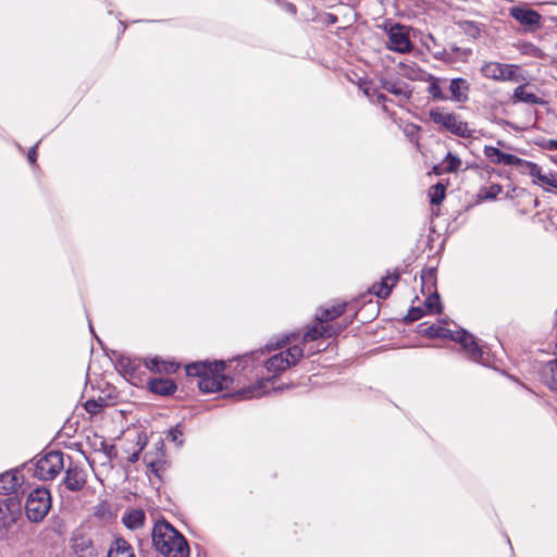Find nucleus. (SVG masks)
Masks as SVG:
<instances>
[{
    "label": "nucleus",
    "instance_id": "nucleus-1",
    "mask_svg": "<svg viewBox=\"0 0 557 557\" xmlns=\"http://www.w3.org/2000/svg\"><path fill=\"white\" fill-rule=\"evenodd\" d=\"M152 544L165 557H189L187 541L165 520H159L154 523Z\"/></svg>",
    "mask_w": 557,
    "mask_h": 557
},
{
    "label": "nucleus",
    "instance_id": "nucleus-2",
    "mask_svg": "<svg viewBox=\"0 0 557 557\" xmlns=\"http://www.w3.org/2000/svg\"><path fill=\"white\" fill-rule=\"evenodd\" d=\"M223 361H199L187 364L185 370L189 376H198V387L203 393L220 392L228 386L230 379L223 374Z\"/></svg>",
    "mask_w": 557,
    "mask_h": 557
},
{
    "label": "nucleus",
    "instance_id": "nucleus-3",
    "mask_svg": "<svg viewBox=\"0 0 557 557\" xmlns=\"http://www.w3.org/2000/svg\"><path fill=\"white\" fill-rule=\"evenodd\" d=\"M52 506L50 491L46 487L32 490L25 499V513L33 523L41 522L49 513Z\"/></svg>",
    "mask_w": 557,
    "mask_h": 557
},
{
    "label": "nucleus",
    "instance_id": "nucleus-4",
    "mask_svg": "<svg viewBox=\"0 0 557 557\" xmlns=\"http://www.w3.org/2000/svg\"><path fill=\"white\" fill-rule=\"evenodd\" d=\"M430 119L456 136L462 138L472 137L473 131L456 113L445 112L436 108L430 111Z\"/></svg>",
    "mask_w": 557,
    "mask_h": 557
},
{
    "label": "nucleus",
    "instance_id": "nucleus-5",
    "mask_svg": "<svg viewBox=\"0 0 557 557\" xmlns=\"http://www.w3.org/2000/svg\"><path fill=\"white\" fill-rule=\"evenodd\" d=\"M383 28L387 35V49L398 53H408L412 51L413 44L410 40L409 27L395 23L389 25L385 24Z\"/></svg>",
    "mask_w": 557,
    "mask_h": 557
},
{
    "label": "nucleus",
    "instance_id": "nucleus-6",
    "mask_svg": "<svg viewBox=\"0 0 557 557\" xmlns=\"http://www.w3.org/2000/svg\"><path fill=\"white\" fill-rule=\"evenodd\" d=\"M304 356V348L298 345H293L286 350L280 351L265 361V369L268 372L276 375L290 366L296 364Z\"/></svg>",
    "mask_w": 557,
    "mask_h": 557
},
{
    "label": "nucleus",
    "instance_id": "nucleus-7",
    "mask_svg": "<svg viewBox=\"0 0 557 557\" xmlns=\"http://www.w3.org/2000/svg\"><path fill=\"white\" fill-rule=\"evenodd\" d=\"M343 330L342 326L335 325V324H322L321 322H318L317 319L314 320V324L310 326L302 336V344L307 346L311 342H315L319 338H329L331 336H334L338 334ZM322 348L319 346L317 347H304V351L306 350L307 354L314 355L315 352L320 351Z\"/></svg>",
    "mask_w": 557,
    "mask_h": 557
},
{
    "label": "nucleus",
    "instance_id": "nucleus-8",
    "mask_svg": "<svg viewBox=\"0 0 557 557\" xmlns=\"http://www.w3.org/2000/svg\"><path fill=\"white\" fill-rule=\"evenodd\" d=\"M63 467V455H41L35 463L34 475L42 481L52 480Z\"/></svg>",
    "mask_w": 557,
    "mask_h": 557
},
{
    "label": "nucleus",
    "instance_id": "nucleus-9",
    "mask_svg": "<svg viewBox=\"0 0 557 557\" xmlns=\"http://www.w3.org/2000/svg\"><path fill=\"white\" fill-rule=\"evenodd\" d=\"M21 516V504L14 497L0 499V532L8 531Z\"/></svg>",
    "mask_w": 557,
    "mask_h": 557
},
{
    "label": "nucleus",
    "instance_id": "nucleus-10",
    "mask_svg": "<svg viewBox=\"0 0 557 557\" xmlns=\"http://www.w3.org/2000/svg\"><path fill=\"white\" fill-rule=\"evenodd\" d=\"M71 548L76 557H97L98 550L83 528L76 529L71 537Z\"/></svg>",
    "mask_w": 557,
    "mask_h": 557
},
{
    "label": "nucleus",
    "instance_id": "nucleus-11",
    "mask_svg": "<svg viewBox=\"0 0 557 557\" xmlns=\"http://www.w3.org/2000/svg\"><path fill=\"white\" fill-rule=\"evenodd\" d=\"M422 280V292L424 293V288H428V293L430 294L424 301V308L428 313L436 314L441 313L443 310V306L440 300V295L436 290L432 292L435 287V275L432 270L423 273L421 275Z\"/></svg>",
    "mask_w": 557,
    "mask_h": 557
},
{
    "label": "nucleus",
    "instance_id": "nucleus-12",
    "mask_svg": "<svg viewBox=\"0 0 557 557\" xmlns=\"http://www.w3.org/2000/svg\"><path fill=\"white\" fill-rule=\"evenodd\" d=\"M449 337L453 341L460 343V345L462 346V349L466 351V354L468 355V357L470 359H472L473 361H478V362L482 360V357H483L482 349L475 343L474 337L471 334H469L467 331L459 330V331L450 332Z\"/></svg>",
    "mask_w": 557,
    "mask_h": 557
},
{
    "label": "nucleus",
    "instance_id": "nucleus-13",
    "mask_svg": "<svg viewBox=\"0 0 557 557\" xmlns=\"http://www.w3.org/2000/svg\"><path fill=\"white\" fill-rule=\"evenodd\" d=\"M524 173H528L530 176H532L533 183L539 184L543 187V189L547 191L557 189V178L555 175L552 172L543 173L541 166H539L536 163L530 161L527 164Z\"/></svg>",
    "mask_w": 557,
    "mask_h": 557
},
{
    "label": "nucleus",
    "instance_id": "nucleus-14",
    "mask_svg": "<svg viewBox=\"0 0 557 557\" xmlns=\"http://www.w3.org/2000/svg\"><path fill=\"white\" fill-rule=\"evenodd\" d=\"M272 379H261L257 381L255 384H251L247 387H243L237 391L236 396L239 399H253L259 398L270 392L273 388Z\"/></svg>",
    "mask_w": 557,
    "mask_h": 557
},
{
    "label": "nucleus",
    "instance_id": "nucleus-15",
    "mask_svg": "<svg viewBox=\"0 0 557 557\" xmlns=\"http://www.w3.org/2000/svg\"><path fill=\"white\" fill-rule=\"evenodd\" d=\"M510 102L512 104H544V100L540 98L536 94H534L532 90H530V84L523 82L520 83V85L513 89V92L510 97Z\"/></svg>",
    "mask_w": 557,
    "mask_h": 557
},
{
    "label": "nucleus",
    "instance_id": "nucleus-16",
    "mask_svg": "<svg viewBox=\"0 0 557 557\" xmlns=\"http://www.w3.org/2000/svg\"><path fill=\"white\" fill-rule=\"evenodd\" d=\"M510 15L521 25L528 27L539 26L541 23L540 13L528 8L513 7L510 9Z\"/></svg>",
    "mask_w": 557,
    "mask_h": 557
},
{
    "label": "nucleus",
    "instance_id": "nucleus-17",
    "mask_svg": "<svg viewBox=\"0 0 557 557\" xmlns=\"http://www.w3.org/2000/svg\"><path fill=\"white\" fill-rule=\"evenodd\" d=\"M399 280V273L394 271L387 273L386 276L382 277L380 283L373 284L370 292L376 295L379 298L385 299L389 296L392 288Z\"/></svg>",
    "mask_w": 557,
    "mask_h": 557
},
{
    "label": "nucleus",
    "instance_id": "nucleus-18",
    "mask_svg": "<svg viewBox=\"0 0 557 557\" xmlns=\"http://www.w3.org/2000/svg\"><path fill=\"white\" fill-rule=\"evenodd\" d=\"M22 484V476L16 471L0 474V494L8 495L16 492Z\"/></svg>",
    "mask_w": 557,
    "mask_h": 557
},
{
    "label": "nucleus",
    "instance_id": "nucleus-19",
    "mask_svg": "<svg viewBox=\"0 0 557 557\" xmlns=\"http://www.w3.org/2000/svg\"><path fill=\"white\" fill-rule=\"evenodd\" d=\"M145 367L154 373H174L178 369V364L173 361H164L158 357L146 358Z\"/></svg>",
    "mask_w": 557,
    "mask_h": 557
},
{
    "label": "nucleus",
    "instance_id": "nucleus-20",
    "mask_svg": "<svg viewBox=\"0 0 557 557\" xmlns=\"http://www.w3.org/2000/svg\"><path fill=\"white\" fill-rule=\"evenodd\" d=\"M176 388V384L170 379H152L148 382V389L161 396L172 395Z\"/></svg>",
    "mask_w": 557,
    "mask_h": 557
},
{
    "label": "nucleus",
    "instance_id": "nucleus-21",
    "mask_svg": "<svg viewBox=\"0 0 557 557\" xmlns=\"http://www.w3.org/2000/svg\"><path fill=\"white\" fill-rule=\"evenodd\" d=\"M86 483V474L82 469L69 468L64 478V484L73 492L79 491Z\"/></svg>",
    "mask_w": 557,
    "mask_h": 557
},
{
    "label": "nucleus",
    "instance_id": "nucleus-22",
    "mask_svg": "<svg viewBox=\"0 0 557 557\" xmlns=\"http://www.w3.org/2000/svg\"><path fill=\"white\" fill-rule=\"evenodd\" d=\"M345 302H339L331 307L323 308L317 313V321L321 322L324 325L332 324L331 322L336 318L341 317L345 312Z\"/></svg>",
    "mask_w": 557,
    "mask_h": 557
},
{
    "label": "nucleus",
    "instance_id": "nucleus-23",
    "mask_svg": "<svg viewBox=\"0 0 557 557\" xmlns=\"http://www.w3.org/2000/svg\"><path fill=\"white\" fill-rule=\"evenodd\" d=\"M470 85L469 83L461 77L454 78L450 82L449 90L451 94V99L457 102H465L468 100V91Z\"/></svg>",
    "mask_w": 557,
    "mask_h": 557
},
{
    "label": "nucleus",
    "instance_id": "nucleus-24",
    "mask_svg": "<svg viewBox=\"0 0 557 557\" xmlns=\"http://www.w3.org/2000/svg\"><path fill=\"white\" fill-rule=\"evenodd\" d=\"M146 515L143 509H129L126 510L122 517L123 524L129 530H136L144 525Z\"/></svg>",
    "mask_w": 557,
    "mask_h": 557
},
{
    "label": "nucleus",
    "instance_id": "nucleus-25",
    "mask_svg": "<svg viewBox=\"0 0 557 557\" xmlns=\"http://www.w3.org/2000/svg\"><path fill=\"white\" fill-rule=\"evenodd\" d=\"M108 557H135L133 547L124 539L113 541L108 552Z\"/></svg>",
    "mask_w": 557,
    "mask_h": 557
},
{
    "label": "nucleus",
    "instance_id": "nucleus-26",
    "mask_svg": "<svg viewBox=\"0 0 557 557\" xmlns=\"http://www.w3.org/2000/svg\"><path fill=\"white\" fill-rule=\"evenodd\" d=\"M505 63L485 62L481 67V74L488 79L502 82Z\"/></svg>",
    "mask_w": 557,
    "mask_h": 557
},
{
    "label": "nucleus",
    "instance_id": "nucleus-27",
    "mask_svg": "<svg viewBox=\"0 0 557 557\" xmlns=\"http://www.w3.org/2000/svg\"><path fill=\"white\" fill-rule=\"evenodd\" d=\"M527 77L523 75L518 64L505 63L502 82L522 83Z\"/></svg>",
    "mask_w": 557,
    "mask_h": 557
},
{
    "label": "nucleus",
    "instance_id": "nucleus-28",
    "mask_svg": "<svg viewBox=\"0 0 557 557\" xmlns=\"http://www.w3.org/2000/svg\"><path fill=\"white\" fill-rule=\"evenodd\" d=\"M543 380L552 391L557 392V359L546 364L543 372Z\"/></svg>",
    "mask_w": 557,
    "mask_h": 557
},
{
    "label": "nucleus",
    "instance_id": "nucleus-29",
    "mask_svg": "<svg viewBox=\"0 0 557 557\" xmlns=\"http://www.w3.org/2000/svg\"><path fill=\"white\" fill-rule=\"evenodd\" d=\"M382 88L395 96H403L406 99L410 97V91L407 89V86L400 83L383 79Z\"/></svg>",
    "mask_w": 557,
    "mask_h": 557
},
{
    "label": "nucleus",
    "instance_id": "nucleus-30",
    "mask_svg": "<svg viewBox=\"0 0 557 557\" xmlns=\"http://www.w3.org/2000/svg\"><path fill=\"white\" fill-rule=\"evenodd\" d=\"M530 161L523 160L515 154L505 153L503 152L502 159H496V164H506V165H515L521 170L522 173H524L527 169V164Z\"/></svg>",
    "mask_w": 557,
    "mask_h": 557
},
{
    "label": "nucleus",
    "instance_id": "nucleus-31",
    "mask_svg": "<svg viewBox=\"0 0 557 557\" xmlns=\"http://www.w3.org/2000/svg\"><path fill=\"white\" fill-rule=\"evenodd\" d=\"M399 67H400L401 75L407 77L408 79H411V81L422 79L423 72L414 63H410V64L400 63Z\"/></svg>",
    "mask_w": 557,
    "mask_h": 557
},
{
    "label": "nucleus",
    "instance_id": "nucleus-32",
    "mask_svg": "<svg viewBox=\"0 0 557 557\" xmlns=\"http://www.w3.org/2000/svg\"><path fill=\"white\" fill-rule=\"evenodd\" d=\"M443 163L445 164V168H444L445 173H456L460 170L461 164H462L460 158L451 152H448L446 154Z\"/></svg>",
    "mask_w": 557,
    "mask_h": 557
},
{
    "label": "nucleus",
    "instance_id": "nucleus-33",
    "mask_svg": "<svg viewBox=\"0 0 557 557\" xmlns=\"http://www.w3.org/2000/svg\"><path fill=\"white\" fill-rule=\"evenodd\" d=\"M441 79L434 76H430L429 78V87L428 92L432 96V98L436 100H446V95L442 91V88L440 86Z\"/></svg>",
    "mask_w": 557,
    "mask_h": 557
},
{
    "label": "nucleus",
    "instance_id": "nucleus-34",
    "mask_svg": "<svg viewBox=\"0 0 557 557\" xmlns=\"http://www.w3.org/2000/svg\"><path fill=\"white\" fill-rule=\"evenodd\" d=\"M430 201L432 205H440L445 198V186L437 183L429 190Z\"/></svg>",
    "mask_w": 557,
    "mask_h": 557
},
{
    "label": "nucleus",
    "instance_id": "nucleus-35",
    "mask_svg": "<svg viewBox=\"0 0 557 557\" xmlns=\"http://www.w3.org/2000/svg\"><path fill=\"white\" fill-rule=\"evenodd\" d=\"M106 400L103 398L89 399L85 403L84 407L90 414L99 413L106 407Z\"/></svg>",
    "mask_w": 557,
    "mask_h": 557
},
{
    "label": "nucleus",
    "instance_id": "nucleus-36",
    "mask_svg": "<svg viewBox=\"0 0 557 557\" xmlns=\"http://www.w3.org/2000/svg\"><path fill=\"white\" fill-rule=\"evenodd\" d=\"M502 191V187L498 184H492L486 188H482L479 193L481 199H495Z\"/></svg>",
    "mask_w": 557,
    "mask_h": 557
},
{
    "label": "nucleus",
    "instance_id": "nucleus-37",
    "mask_svg": "<svg viewBox=\"0 0 557 557\" xmlns=\"http://www.w3.org/2000/svg\"><path fill=\"white\" fill-rule=\"evenodd\" d=\"M363 92L374 103L384 104V102L387 100V97L384 94L379 92L376 89H373L369 86L363 88Z\"/></svg>",
    "mask_w": 557,
    "mask_h": 557
},
{
    "label": "nucleus",
    "instance_id": "nucleus-38",
    "mask_svg": "<svg viewBox=\"0 0 557 557\" xmlns=\"http://www.w3.org/2000/svg\"><path fill=\"white\" fill-rule=\"evenodd\" d=\"M183 431L180 429V425H176L174 429L169 431L166 438L176 444V448H180L183 444Z\"/></svg>",
    "mask_w": 557,
    "mask_h": 557
},
{
    "label": "nucleus",
    "instance_id": "nucleus-39",
    "mask_svg": "<svg viewBox=\"0 0 557 557\" xmlns=\"http://www.w3.org/2000/svg\"><path fill=\"white\" fill-rule=\"evenodd\" d=\"M484 154L486 158H488L493 163L496 164V159H502L503 151L499 150L496 147L492 146H485L484 147Z\"/></svg>",
    "mask_w": 557,
    "mask_h": 557
},
{
    "label": "nucleus",
    "instance_id": "nucleus-40",
    "mask_svg": "<svg viewBox=\"0 0 557 557\" xmlns=\"http://www.w3.org/2000/svg\"><path fill=\"white\" fill-rule=\"evenodd\" d=\"M425 311L424 307H412L407 314V319L409 321H417L425 314Z\"/></svg>",
    "mask_w": 557,
    "mask_h": 557
},
{
    "label": "nucleus",
    "instance_id": "nucleus-41",
    "mask_svg": "<svg viewBox=\"0 0 557 557\" xmlns=\"http://www.w3.org/2000/svg\"><path fill=\"white\" fill-rule=\"evenodd\" d=\"M46 532H53L59 536H63L65 534V527L62 522H54L49 529L44 530L40 535Z\"/></svg>",
    "mask_w": 557,
    "mask_h": 557
},
{
    "label": "nucleus",
    "instance_id": "nucleus-42",
    "mask_svg": "<svg viewBox=\"0 0 557 557\" xmlns=\"http://www.w3.org/2000/svg\"><path fill=\"white\" fill-rule=\"evenodd\" d=\"M145 461L148 463V467L151 469V471L159 476V471H160V461H153V460H147L145 459Z\"/></svg>",
    "mask_w": 557,
    "mask_h": 557
},
{
    "label": "nucleus",
    "instance_id": "nucleus-43",
    "mask_svg": "<svg viewBox=\"0 0 557 557\" xmlns=\"http://www.w3.org/2000/svg\"><path fill=\"white\" fill-rule=\"evenodd\" d=\"M292 339H295V334H290L288 336H285L281 342H277L275 344V348H280L282 347L283 345L287 344V343H290Z\"/></svg>",
    "mask_w": 557,
    "mask_h": 557
},
{
    "label": "nucleus",
    "instance_id": "nucleus-44",
    "mask_svg": "<svg viewBox=\"0 0 557 557\" xmlns=\"http://www.w3.org/2000/svg\"><path fill=\"white\" fill-rule=\"evenodd\" d=\"M36 148H37V145H36L35 147H33V148L28 151V154H27L28 161H29L30 163H33V164L36 162V158H37Z\"/></svg>",
    "mask_w": 557,
    "mask_h": 557
},
{
    "label": "nucleus",
    "instance_id": "nucleus-45",
    "mask_svg": "<svg viewBox=\"0 0 557 557\" xmlns=\"http://www.w3.org/2000/svg\"><path fill=\"white\" fill-rule=\"evenodd\" d=\"M545 148L549 150H557V139H549L546 143Z\"/></svg>",
    "mask_w": 557,
    "mask_h": 557
},
{
    "label": "nucleus",
    "instance_id": "nucleus-46",
    "mask_svg": "<svg viewBox=\"0 0 557 557\" xmlns=\"http://www.w3.org/2000/svg\"><path fill=\"white\" fill-rule=\"evenodd\" d=\"M428 334H429L430 336L438 335L437 329H435L434 326H430V327L428 329Z\"/></svg>",
    "mask_w": 557,
    "mask_h": 557
},
{
    "label": "nucleus",
    "instance_id": "nucleus-47",
    "mask_svg": "<svg viewBox=\"0 0 557 557\" xmlns=\"http://www.w3.org/2000/svg\"><path fill=\"white\" fill-rule=\"evenodd\" d=\"M138 459H139V455H129V457H128V461L133 462V463L138 461Z\"/></svg>",
    "mask_w": 557,
    "mask_h": 557
},
{
    "label": "nucleus",
    "instance_id": "nucleus-48",
    "mask_svg": "<svg viewBox=\"0 0 557 557\" xmlns=\"http://www.w3.org/2000/svg\"><path fill=\"white\" fill-rule=\"evenodd\" d=\"M433 172H434L436 175H441V174L445 173V172H444V170H441V169H440V166H437V165H435V166L433 168Z\"/></svg>",
    "mask_w": 557,
    "mask_h": 557
},
{
    "label": "nucleus",
    "instance_id": "nucleus-49",
    "mask_svg": "<svg viewBox=\"0 0 557 557\" xmlns=\"http://www.w3.org/2000/svg\"><path fill=\"white\" fill-rule=\"evenodd\" d=\"M530 49H531L532 51H534L533 55H535V57H537V55H539V54H537V52H540V50H539L536 47H534V46H530Z\"/></svg>",
    "mask_w": 557,
    "mask_h": 557
},
{
    "label": "nucleus",
    "instance_id": "nucleus-50",
    "mask_svg": "<svg viewBox=\"0 0 557 557\" xmlns=\"http://www.w3.org/2000/svg\"><path fill=\"white\" fill-rule=\"evenodd\" d=\"M84 457H85V460H87V462H88V463H90V460H89V458H88V455H84Z\"/></svg>",
    "mask_w": 557,
    "mask_h": 557
},
{
    "label": "nucleus",
    "instance_id": "nucleus-51",
    "mask_svg": "<svg viewBox=\"0 0 557 557\" xmlns=\"http://www.w3.org/2000/svg\"><path fill=\"white\" fill-rule=\"evenodd\" d=\"M270 349L274 348L273 347V343H270V345L268 346Z\"/></svg>",
    "mask_w": 557,
    "mask_h": 557
}]
</instances>
